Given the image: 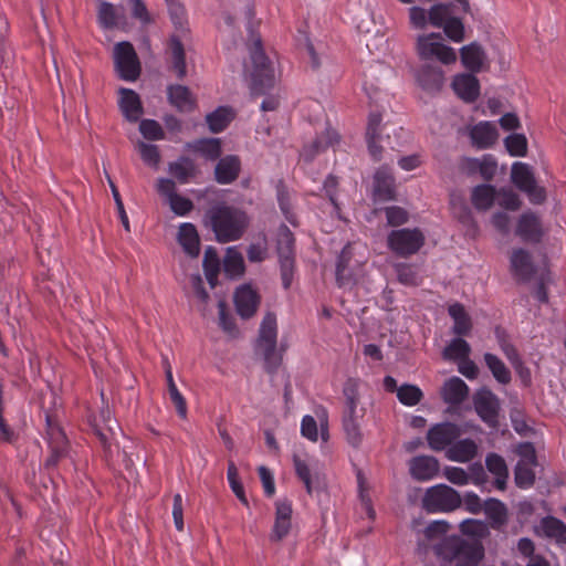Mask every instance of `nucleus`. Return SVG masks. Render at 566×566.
<instances>
[{
  "instance_id": "nucleus-1",
  "label": "nucleus",
  "mask_w": 566,
  "mask_h": 566,
  "mask_svg": "<svg viewBox=\"0 0 566 566\" xmlns=\"http://www.w3.org/2000/svg\"><path fill=\"white\" fill-rule=\"evenodd\" d=\"M460 531L474 541L449 536L433 547L434 554L446 564L444 566H476L484 556L480 541L490 535V526L483 521L469 518L461 522Z\"/></svg>"
},
{
  "instance_id": "nucleus-2",
  "label": "nucleus",
  "mask_w": 566,
  "mask_h": 566,
  "mask_svg": "<svg viewBox=\"0 0 566 566\" xmlns=\"http://www.w3.org/2000/svg\"><path fill=\"white\" fill-rule=\"evenodd\" d=\"M408 11L413 29L424 30L428 25L442 29L446 36L455 43L462 42L465 38L464 24L453 14L452 3H434L429 10L413 6Z\"/></svg>"
},
{
  "instance_id": "nucleus-3",
  "label": "nucleus",
  "mask_w": 566,
  "mask_h": 566,
  "mask_svg": "<svg viewBox=\"0 0 566 566\" xmlns=\"http://www.w3.org/2000/svg\"><path fill=\"white\" fill-rule=\"evenodd\" d=\"M203 222L210 227L219 243H228L242 238L250 218L242 209L219 202L207 210Z\"/></svg>"
},
{
  "instance_id": "nucleus-4",
  "label": "nucleus",
  "mask_w": 566,
  "mask_h": 566,
  "mask_svg": "<svg viewBox=\"0 0 566 566\" xmlns=\"http://www.w3.org/2000/svg\"><path fill=\"white\" fill-rule=\"evenodd\" d=\"M254 17L253 7L251 3L247 4L245 18L248 22H251ZM248 30L251 33L252 44L249 48L250 59L252 62L251 71V92L254 95H263L270 91L275 84V75L272 62L266 56L260 36H254L251 23H249Z\"/></svg>"
},
{
  "instance_id": "nucleus-5",
  "label": "nucleus",
  "mask_w": 566,
  "mask_h": 566,
  "mask_svg": "<svg viewBox=\"0 0 566 566\" xmlns=\"http://www.w3.org/2000/svg\"><path fill=\"white\" fill-rule=\"evenodd\" d=\"M359 380L348 378L343 387L344 408L342 413V426L346 441L353 448H359L363 442L361 421L366 415L364 407L359 405Z\"/></svg>"
},
{
  "instance_id": "nucleus-6",
  "label": "nucleus",
  "mask_w": 566,
  "mask_h": 566,
  "mask_svg": "<svg viewBox=\"0 0 566 566\" xmlns=\"http://www.w3.org/2000/svg\"><path fill=\"white\" fill-rule=\"evenodd\" d=\"M255 352L262 356L265 370L274 374L283 359L282 353L277 350V326L274 313H266L261 322Z\"/></svg>"
},
{
  "instance_id": "nucleus-7",
  "label": "nucleus",
  "mask_w": 566,
  "mask_h": 566,
  "mask_svg": "<svg viewBox=\"0 0 566 566\" xmlns=\"http://www.w3.org/2000/svg\"><path fill=\"white\" fill-rule=\"evenodd\" d=\"M416 52L419 59L423 61H438L446 65L453 64L457 61L455 51L444 43L442 34L439 32L418 35Z\"/></svg>"
},
{
  "instance_id": "nucleus-8",
  "label": "nucleus",
  "mask_w": 566,
  "mask_h": 566,
  "mask_svg": "<svg viewBox=\"0 0 566 566\" xmlns=\"http://www.w3.org/2000/svg\"><path fill=\"white\" fill-rule=\"evenodd\" d=\"M169 14L176 30L179 34H175L170 39V52L172 60V70L176 72L178 78H184L187 74L185 49L179 39L186 32L185 9L178 1H172L168 4Z\"/></svg>"
},
{
  "instance_id": "nucleus-9",
  "label": "nucleus",
  "mask_w": 566,
  "mask_h": 566,
  "mask_svg": "<svg viewBox=\"0 0 566 566\" xmlns=\"http://www.w3.org/2000/svg\"><path fill=\"white\" fill-rule=\"evenodd\" d=\"M294 247L293 232L285 224H281L276 232V252L279 255L281 279L285 290H289L294 274Z\"/></svg>"
},
{
  "instance_id": "nucleus-10",
  "label": "nucleus",
  "mask_w": 566,
  "mask_h": 566,
  "mask_svg": "<svg viewBox=\"0 0 566 566\" xmlns=\"http://www.w3.org/2000/svg\"><path fill=\"white\" fill-rule=\"evenodd\" d=\"M422 503L428 512H451L460 507L462 499L453 488L438 484L427 490Z\"/></svg>"
},
{
  "instance_id": "nucleus-11",
  "label": "nucleus",
  "mask_w": 566,
  "mask_h": 566,
  "mask_svg": "<svg viewBox=\"0 0 566 566\" xmlns=\"http://www.w3.org/2000/svg\"><path fill=\"white\" fill-rule=\"evenodd\" d=\"M45 421L50 454L44 461V468L46 470H53L60 462L69 457L70 447L64 431L53 421L50 415L45 416Z\"/></svg>"
},
{
  "instance_id": "nucleus-12",
  "label": "nucleus",
  "mask_w": 566,
  "mask_h": 566,
  "mask_svg": "<svg viewBox=\"0 0 566 566\" xmlns=\"http://www.w3.org/2000/svg\"><path fill=\"white\" fill-rule=\"evenodd\" d=\"M388 247L397 255L406 258L417 253L424 244V235L419 229L392 230L388 234Z\"/></svg>"
},
{
  "instance_id": "nucleus-13",
  "label": "nucleus",
  "mask_w": 566,
  "mask_h": 566,
  "mask_svg": "<svg viewBox=\"0 0 566 566\" xmlns=\"http://www.w3.org/2000/svg\"><path fill=\"white\" fill-rule=\"evenodd\" d=\"M114 61L120 78L136 81L140 74V62L132 43L119 42L114 49Z\"/></svg>"
},
{
  "instance_id": "nucleus-14",
  "label": "nucleus",
  "mask_w": 566,
  "mask_h": 566,
  "mask_svg": "<svg viewBox=\"0 0 566 566\" xmlns=\"http://www.w3.org/2000/svg\"><path fill=\"white\" fill-rule=\"evenodd\" d=\"M103 426L95 424L94 431L104 449L105 457L112 458L114 452H119L118 437L123 436L117 421L112 418L108 409H103L99 415Z\"/></svg>"
},
{
  "instance_id": "nucleus-15",
  "label": "nucleus",
  "mask_w": 566,
  "mask_h": 566,
  "mask_svg": "<svg viewBox=\"0 0 566 566\" xmlns=\"http://www.w3.org/2000/svg\"><path fill=\"white\" fill-rule=\"evenodd\" d=\"M473 406L483 422L491 428L497 427L501 403L497 396L491 389L486 387L479 389L473 395Z\"/></svg>"
},
{
  "instance_id": "nucleus-16",
  "label": "nucleus",
  "mask_w": 566,
  "mask_h": 566,
  "mask_svg": "<svg viewBox=\"0 0 566 566\" xmlns=\"http://www.w3.org/2000/svg\"><path fill=\"white\" fill-rule=\"evenodd\" d=\"M510 269L513 277L520 283H527L539 274L533 262L532 254L522 248L512 251Z\"/></svg>"
},
{
  "instance_id": "nucleus-17",
  "label": "nucleus",
  "mask_w": 566,
  "mask_h": 566,
  "mask_svg": "<svg viewBox=\"0 0 566 566\" xmlns=\"http://www.w3.org/2000/svg\"><path fill=\"white\" fill-rule=\"evenodd\" d=\"M461 434L460 428L451 422L434 424L427 433L429 447L434 451H442L458 439Z\"/></svg>"
},
{
  "instance_id": "nucleus-18",
  "label": "nucleus",
  "mask_w": 566,
  "mask_h": 566,
  "mask_svg": "<svg viewBox=\"0 0 566 566\" xmlns=\"http://www.w3.org/2000/svg\"><path fill=\"white\" fill-rule=\"evenodd\" d=\"M524 242L538 243L541 242L544 231L542 221L533 211H526L521 214L515 231Z\"/></svg>"
},
{
  "instance_id": "nucleus-19",
  "label": "nucleus",
  "mask_w": 566,
  "mask_h": 566,
  "mask_svg": "<svg viewBox=\"0 0 566 566\" xmlns=\"http://www.w3.org/2000/svg\"><path fill=\"white\" fill-rule=\"evenodd\" d=\"M234 304L238 314L244 318H251L260 304V296L250 285H241L234 293Z\"/></svg>"
},
{
  "instance_id": "nucleus-20",
  "label": "nucleus",
  "mask_w": 566,
  "mask_h": 566,
  "mask_svg": "<svg viewBox=\"0 0 566 566\" xmlns=\"http://www.w3.org/2000/svg\"><path fill=\"white\" fill-rule=\"evenodd\" d=\"M293 462L296 475L304 483L308 494L321 491L326 486L325 475L321 471L310 469L297 455H294Z\"/></svg>"
},
{
  "instance_id": "nucleus-21",
  "label": "nucleus",
  "mask_w": 566,
  "mask_h": 566,
  "mask_svg": "<svg viewBox=\"0 0 566 566\" xmlns=\"http://www.w3.org/2000/svg\"><path fill=\"white\" fill-rule=\"evenodd\" d=\"M291 516V503L286 500L277 501L275 503V521L273 530L270 534V539L272 542H281L284 537L289 535L292 526Z\"/></svg>"
},
{
  "instance_id": "nucleus-22",
  "label": "nucleus",
  "mask_w": 566,
  "mask_h": 566,
  "mask_svg": "<svg viewBox=\"0 0 566 566\" xmlns=\"http://www.w3.org/2000/svg\"><path fill=\"white\" fill-rule=\"evenodd\" d=\"M118 94V105L125 118L132 123L139 120L144 113L139 95L135 91L125 87H120Z\"/></svg>"
},
{
  "instance_id": "nucleus-23",
  "label": "nucleus",
  "mask_w": 566,
  "mask_h": 566,
  "mask_svg": "<svg viewBox=\"0 0 566 566\" xmlns=\"http://www.w3.org/2000/svg\"><path fill=\"white\" fill-rule=\"evenodd\" d=\"M241 171V161L235 155L220 158L214 167V180L220 185H230L235 181Z\"/></svg>"
},
{
  "instance_id": "nucleus-24",
  "label": "nucleus",
  "mask_w": 566,
  "mask_h": 566,
  "mask_svg": "<svg viewBox=\"0 0 566 566\" xmlns=\"http://www.w3.org/2000/svg\"><path fill=\"white\" fill-rule=\"evenodd\" d=\"M419 86L429 94H437L444 83L443 71L439 66L423 65L417 73Z\"/></svg>"
},
{
  "instance_id": "nucleus-25",
  "label": "nucleus",
  "mask_w": 566,
  "mask_h": 566,
  "mask_svg": "<svg viewBox=\"0 0 566 566\" xmlns=\"http://www.w3.org/2000/svg\"><path fill=\"white\" fill-rule=\"evenodd\" d=\"M483 512L490 521L489 526L494 531H502L507 525L509 510L502 501L495 497L485 500Z\"/></svg>"
},
{
  "instance_id": "nucleus-26",
  "label": "nucleus",
  "mask_w": 566,
  "mask_h": 566,
  "mask_svg": "<svg viewBox=\"0 0 566 566\" xmlns=\"http://www.w3.org/2000/svg\"><path fill=\"white\" fill-rule=\"evenodd\" d=\"M409 471L413 479L427 481L439 472V461L431 455H419L410 460Z\"/></svg>"
},
{
  "instance_id": "nucleus-27",
  "label": "nucleus",
  "mask_w": 566,
  "mask_h": 566,
  "mask_svg": "<svg viewBox=\"0 0 566 566\" xmlns=\"http://www.w3.org/2000/svg\"><path fill=\"white\" fill-rule=\"evenodd\" d=\"M469 396L468 385L459 377L449 378L441 388V397L451 406H459Z\"/></svg>"
},
{
  "instance_id": "nucleus-28",
  "label": "nucleus",
  "mask_w": 566,
  "mask_h": 566,
  "mask_svg": "<svg viewBox=\"0 0 566 566\" xmlns=\"http://www.w3.org/2000/svg\"><path fill=\"white\" fill-rule=\"evenodd\" d=\"M455 94L464 102H474L480 94L479 80L473 74L457 75L452 82Z\"/></svg>"
},
{
  "instance_id": "nucleus-29",
  "label": "nucleus",
  "mask_w": 566,
  "mask_h": 566,
  "mask_svg": "<svg viewBox=\"0 0 566 566\" xmlns=\"http://www.w3.org/2000/svg\"><path fill=\"white\" fill-rule=\"evenodd\" d=\"M462 64L472 73L480 72L486 60V54L482 45L478 42H471L460 49Z\"/></svg>"
},
{
  "instance_id": "nucleus-30",
  "label": "nucleus",
  "mask_w": 566,
  "mask_h": 566,
  "mask_svg": "<svg viewBox=\"0 0 566 566\" xmlns=\"http://www.w3.org/2000/svg\"><path fill=\"white\" fill-rule=\"evenodd\" d=\"M177 240L190 258H197L199 255L200 238L192 223L185 222L179 226Z\"/></svg>"
},
{
  "instance_id": "nucleus-31",
  "label": "nucleus",
  "mask_w": 566,
  "mask_h": 566,
  "mask_svg": "<svg viewBox=\"0 0 566 566\" xmlns=\"http://www.w3.org/2000/svg\"><path fill=\"white\" fill-rule=\"evenodd\" d=\"M488 471L494 475V486L504 491L509 479V469L503 457L497 453H489L485 458Z\"/></svg>"
},
{
  "instance_id": "nucleus-32",
  "label": "nucleus",
  "mask_w": 566,
  "mask_h": 566,
  "mask_svg": "<svg viewBox=\"0 0 566 566\" xmlns=\"http://www.w3.org/2000/svg\"><path fill=\"white\" fill-rule=\"evenodd\" d=\"M497 136L496 127L490 122L479 123L470 132L473 145L480 149L490 148L496 142Z\"/></svg>"
},
{
  "instance_id": "nucleus-33",
  "label": "nucleus",
  "mask_w": 566,
  "mask_h": 566,
  "mask_svg": "<svg viewBox=\"0 0 566 566\" xmlns=\"http://www.w3.org/2000/svg\"><path fill=\"white\" fill-rule=\"evenodd\" d=\"M335 143H338L337 132L327 128L322 135L317 136L311 145L303 148L301 156L305 161H312L317 154L324 151Z\"/></svg>"
},
{
  "instance_id": "nucleus-34",
  "label": "nucleus",
  "mask_w": 566,
  "mask_h": 566,
  "mask_svg": "<svg viewBox=\"0 0 566 566\" xmlns=\"http://www.w3.org/2000/svg\"><path fill=\"white\" fill-rule=\"evenodd\" d=\"M169 102L180 112H191L196 102L190 90L184 85H170L167 88Z\"/></svg>"
},
{
  "instance_id": "nucleus-35",
  "label": "nucleus",
  "mask_w": 566,
  "mask_h": 566,
  "mask_svg": "<svg viewBox=\"0 0 566 566\" xmlns=\"http://www.w3.org/2000/svg\"><path fill=\"white\" fill-rule=\"evenodd\" d=\"M478 451L476 443L471 439H462L452 442L447 450V458L451 461L468 462L472 460Z\"/></svg>"
},
{
  "instance_id": "nucleus-36",
  "label": "nucleus",
  "mask_w": 566,
  "mask_h": 566,
  "mask_svg": "<svg viewBox=\"0 0 566 566\" xmlns=\"http://www.w3.org/2000/svg\"><path fill=\"white\" fill-rule=\"evenodd\" d=\"M448 312L454 322L452 327L453 334L459 337L469 335L472 329V321L464 306L460 303H454L449 306Z\"/></svg>"
},
{
  "instance_id": "nucleus-37",
  "label": "nucleus",
  "mask_w": 566,
  "mask_h": 566,
  "mask_svg": "<svg viewBox=\"0 0 566 566\" xmlns=\"http://www.w3.org/2000/svg\"><path fill=\"white\" fill-rule=\"evenodd\" d=\"M381 123V115L378 112H371L368 117V124L366 129V138L368 150L375 160L380 159L381 149L377 145L379 138V127Z\"/></svg>"
},
{
  "instance_id": "nucleus-38",
  "label": "nucleus",
  "mask_w": 566,
  "mask_h": 566,
  "mask_svg": "<svg viewBox=\"0 0 566 566\" xmlns=\"http://www.w3.org/2000/svg\"><path fill=\"white\" fill-rule=\"evenodd\" d=\"M188 147L201 154L208 160H216L221 156V140L219 138H201L188 144Z\"/></svg>"
},
{
  "instance_id": "nucleus-39",
  "label": "nucleus",
  "mask_w": 566,
  "mask_h": 566,
  "mask_svg": "<svg viewBox=\"0 0 566 566\" xmlns=\"http://www.w3.org/2000/svg\"><path fill=\"white\" fill-rule=\"evenodd\" d=\"M169 172L180 182L186 184L197 174L193 160L182 156L178 160L169 164Z\"/></svg>"
},
{
  "instance_id": "nucleus-40",
  "label": "nucleus",
  "mask_w": 566,
  "mask_h": 566,
  "mask_svg": "<svg viewBox=\"0 0 566 566\" xmlns=\"http://www.w3.org/2000/svg\"><path fill=\"white\" fill-rule=\"evenodd\" d=\"M233 119V112L230 107L220 106L206 116V122L211 133L224 130Z\"/></svg>"
},
{
  "instance_id": "nucleus-41",
  "label": "nucleus",
  "mask_w": 566,
  "mask_h": 566,
  "mask_svg": "<svg viewBox=\"0 0 566 566\" xmlns=\"http://www.w3.org/2000/svg\"><path fill=\"white\" fill-rule=\"evenodd\" d=\"M375 191L385 200L392 199L394 196V177L388 167H380L375 174Z\"/></svg>"
},
{
  "instance_id": "nucleus-42",
  "label": "nucleus",
  "mask_w": 566,
  "mask_h": 566,
  "mask_svg": "<svg viewBox=\"0 0 566 566\" xmlns=\"http://www.w3.org/2000/svg\"><path fill=\"white\" fill-rule=\"evenodd\" d=\"M497 191L491 185H479L473 188L471 200L478 210H488L492 207Z\"/></svg>"
},
{
  "instance_id": "nucleus-43",
  "label": "nucleus",
  "mask_w": 566,
  "mask_h": 566,
  "mask_svg": "<svg viewBox=\"0 0 566 566\" xmlns=\"http://www.w3.org/2000/svg\"><path fill=\"white\" fill-rule=\"evenodd\" d=\"M511 180L521 191H524L536 179L530 165L517 161L512 165Z\"/></svg>"
},
{
  "instance_id": "nucleus-44",
  "label": "nucleus",
  "mask_w": 566,
  "mask_h": 566,
  "mask_svg": "<svg viewBox=\"0 0 566 566\" xmlns=\"http://www.w3.org/2000/svg\"><path fill=\"white\" fill-rule=\"evenodd\" d=\"M484 361L497 382L507 385L512 380L511 371L505 364L494 354L485 353Z\"/></svg>"
},
{
  "instance_id": "nucleus-45",
  "label": "nucleus",
  "mask_w": 566,
  "mask_h": 566,
  "mask_svg": "<svg viewBox=\"0 0 566 566\" xmlns=\"http://www.w3.org/2000/svg\"><path fill=\"white\" fill-rule=\"evenodd\" d=\"M471 354L470 344L462 337L453 338L442 352V356L447 360L460 361L468 358Z\"/></svg>"
},
{
  "instance_id": "nucleus-46",
  "label": "nucleus",
  "mask_w": 566,
  "mask_h": 566,
  "mask_svg": "<svg viewBox=\"0 0 566 566\" xmlns=\"http://www.w3.org/2000/svg\"><path fill=\"white\" fill-rule=\"evenodd\" d=\"M224 272L231 276H240L244 272V261L240 252L235 251L234 248H229L223 261Z\"/></svg>"
},
{
  "instance_id": "nucleus-47",
  "label": "nucleus",
  "mask_w": 566,
  "mask_h": 566,
  "mask_svg": "<svg viewBox=\"0 0 566 566\" xmlns=\"http://www.w3.org/2000/svg\"><path fill=\"white\" fill-rule=\"evenodd\" d=\"M541 528L547 537L556 538L557 541L566 539V526L560 520L556 517H544L541 521Z\"/></svg>"
},
{
  "instance_id": "nucleus-48",
  "label": "nucleus",
  "mask_w": 566,
  "mask_h": 566,
  "mask_svg": "<svg viewBox=\"0 0 566 566\" xmlns=\"http://www.w3.org/2000/svg\"><path fill=\"white\" fill-rule=\"evenodd\" d=\"M166 380H167V387H168V394H169L170 400L175 405L178 416L180 418L185 419L187 417V403H186L184 396L180 394V391L178 390V388L175 384V380L172 377V371L168 370Z\"/></svg>"
},
{
  "instance_id": "nucleus-49",
  "label": "nucleus",
  "mask_w": 566,
  "mask_h": 566,
  "mask_svg": "<svg viewBox=\"0 0 566 566\" xmlns=\"http://www.w3.org/2000/svg\"><path fill=\"white\" fill-rule=\"evenodd\" d=\"M536 464H526L517 462L514 469V480L518 488L527 489L531 488L535 482V473L533 468Z\"/></svg>"
},
{
  "instance_id": "nucleus-50",
  "label": "nucleus",
  "mask_w": 566,
  "mask_h": 566,
  "mask_svg": "<svg viewBox=\"0 0 566 566\" xmlns=\"http://www.w3.org/2000/svg\"><path fill=\"white\" fill-rule=\"evenodd\" d=\"M250 262H262L268 255V239L264 233H260L247 250Z\"/></svg>"
},
{
  "instance_id": "nucleus-51",
  "label": "nucleus",
  "mask_w": 566,
  "mask_h": 566,
  "mask_svg": "<svg viewBox=\"0 0 566 566\" xmlns=\"http://www.w3.org/2000/svg\"><path fill=\"white\" fill-rule=\"evenodd\" d=\"M422 397V391L416 385L405 384L397 389V398L406 406H416L421 401Z\"/></svg>"
},
{
  "instance_id": "nucleus-52",
  "label": "nucleus",
  "mask_w": 566,
  "mask_h": 566,
  "mask_svg": "<svg viewBox=\"0 0 566 566\" xmlns=\"http://www.w3.org/2000/svg\"><path fill=\"white\" fill-rule=\"evenodd\" d=\"M505 147L511 156L523 157L527 153V139L523 134H511L504 139Z\"/></svg>"
},
{
  "instance_id": "nucleus-53",
  "label": "nucleus",
  "mask_w": 566,
  "mask_h": 566,
  "mask_svg": "<svg viewBox=\"0 0 566 566\" xmlns=\"http://www.w3.org/2000/svg\"><path fill=\"white\" fill-rule=\"evenodd\" d=\"M395 271L401 284L408 286H417L420 284V277L415 266L399 263L395 265Z\"/></svg>"
},
{
  "instance_id": "nucleus-54",
  "label": "nucleus",
  "mask_w": 566,
  "mask_h": 566,
  "mask_svg": "<svg viewBox=\"0 0 566 566\" xmlns=\"http://www.w3.org/2000/svg\"><path fill=\"white\" fill-rule=\"evenodd\" d=\"M228 481L235 496L245 506L249 505L242 483L239 481V472L233 461L228 462Z\"/></svg>"
},
{
  "instance_id": "nucleus-55",
  "label": "nucleus",
  "mask_w": 566,
  "mask_h": 566,
  "mask_svg": "<svg viewBox=\"0 0 566 566\" xmlns=\"http://www.w3.org/2000/svg\"><path fill=\"white\" fill-rule=\"evenodd\" d=\"M219 308V325L231 337H235L239 334V329L235 325L234 317L227 312V305L223 300L218 302Z\"/></svg>"
},
{
  "instance_id": "nucleus-56",
  "label": "nucleus",
  "mask_w": 566,
  "mask_h": 566,
  "mask_svg": "<svg viewBox=\"0 0 566 566\" xmlns=\"http://www.w3.org/2000/svg\"><path fill=\"white\" fill-rule=\"evenodd\" d=\"M497 205L506 210L516 211L522 207V200L512 189L501 188L497 193Z\"/></svg>"
},
{
  "instance_id": "nucleus-57",
  "label": "nucleus",
  "mask_w": 566,
  "mask_h": 566,
  "mask_svg": "<svg viewBox=\"0 0 566 566\" xmlns=\"http://www.w3.org/2000/svg\"><path fill=\"white\" fill-rule=\"evenodd\" d=\"M277 201H279L280 209H281L282 213L284 214L285 219L291 224L296 226L297 224L296 217L292 210V203L290 200L289 191L282 184H280L277 186Z\"/></svg>"
},
{
  "instance_id": "nucleus-58",
  "label": "nucleus",
  "mask_w": 566,
  "mask_h": 566,
  "mask_svg": "<svg viewBox=\"0 0 566 566\" xmlns=\"http://www.w3.org/2000/svg\"><path fill=\"white\" fill-rule=\"evenodd\" d=\"M139 132L149 140H161L165 138V133L160 124L155 119H142L139 123Z\"/></svg>"
},
{
  "instance_id": "nucleus-59",
  "label": "nucleus",
  "mask_w": 566,
  "mask_h": 566,
  "mask_svg": "<svg viewBox=\"0 0 566 566\" xmlns=\"http://www.w3.org/2000/svg\"><path fill=\"white\" fill-rule=\"evenodd\" d=\"M137 148L139 150L140 157L145 164L148 166L157 168L160 163V154L159 149L156 145L146 144L144 142L137 143Z\"/></svg>"
},
{
  "instance_id": "nucleus-60",
  "label": "nucleus",
  "mask_w": 566,
  "mask_h": 566,
  "mask_svg": "<svg viewBox=\"0 0 566 566\" xmlns=\"http://www.w3.org/2000/svg\"><path fill=\"white\" fill-rule=\"evenodd\" d=\"M98 22L104 29H112L117 24L116 10L109 2L102 1L98 6Z\"/></svg>"
},
{
  "instance_id": "nucleus-61",
  "label": "nucleus",
  "mask_w": 566,
  "mask_h": 566,
  "mask_svg": "<svg viewBox=\"0 0 566 566\" xmlns=\"http://www.w3.org/2000/svg\"><path fill=\"white\" fill-rule=\"evenodd\" d=\"M191 286H192L196 297L200 302L199 310L202 313H205L208 302L210 300V296H209V293L207 292V290L205 289L203 280L199 274L191 276Z\"/></svg>"
},
{
  "instance_id": "nucleus-62",
  "label": "nucleus",
  "mask_w": 566,
  "mask_h": 566,
  "mask_svg": "<svg viewBox=\"0 0 566 566\" xmlns=\"http://www.w3.org/2000/svg\"><path fill=\"white\" fill-rule=\"evenodd\" d=\"M170 209L177 216H187L193 209V203L190 199L182 197L177 193L174 195L172 198L168 201Z\"/></svg>"
},
{
  "instance_id": "nucleus-63",
  "label": "nucleus",
  "mask_w": 566,
  "mask_h": 566,
  "mask_svg": "<svg viewBox=\"0 0 566 566\" xmlns=\"http://www.w3.org/2000/svg\"><path fill=\"white\" fill-rule=\"evenodd\" d=\"M388 224L392 227L401 226L408 221V212L400 207L392 206L385 209Z\"/></svg>"
},
{
  "instance_id": "nucleus-64",
  "label": "nucleus",
  "mask_w": 566,
  "mask_h": 566,
  "mask_svg": "<svg viewBox=\"0 0 566 566\" xmlns=\"http://www.w3.org/2000/svg\"><path fill=\"white\" fill-rule=\"evenodd\" d=\"M446 479L457 485H465L469 483L468 472L458 467H447L443 472Z\"/></svg>"
}]
</instances>
